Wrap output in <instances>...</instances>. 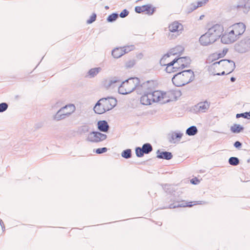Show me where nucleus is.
<instances>
[{"label":"nucleus","mask_w":250,"mask_h":250,"mask_svg":"<svg viewBox=\"0 0 250 250\" xmlns=\"http://www.w3.org/2000/svg\"><path fill=\"white\" fill-rule=\"evenodd\" d=\"M98 129L104 132H108L109 126L107 122L105 120L99 121L97 124Z\"/></svg>","instance_id":"nucleus-21"},{"label":"nucleus","mask_w":250,"mask_h":250,"mask_svg":"<svg viewBox=\"0 0 250 250\" xmlns=\"http://www.w3.org/2000/svg\"><path fill=\"white\" fill-rule=\"evenodd\" d=\"M167 58H166L165 59H164V60L163 61V63H165V61L167 59Z\"/></svg>","instance_id":"nucleus-59"},{"label":"nucleus","mask_w":250,"mask_h":250,"mask_svg":"<svg viewBox=\"0 0 250 250\" xmlns=\"http://www.w3.org/2000/svg\"><path fill=\"white\" fill-rule=\"evenodd\" d=\"M224 31V28L222 25L219 24H215L209 28L208 32L209 34L215 42L218 40L222 35Z\"/></svg>","instance_id":"nucleus-7"},{"label":"nucleus","mask_w":250,"mask_h":250,"mask_svg":"<svg viewBox=\"0 0 250 250\" xmlns=\"http://www.w3.org/2000/svg\"><path fill=\"white\" fill-rule=\"evenodd\" d=\"M233 146L235 148L240 149L242 146V144L239 141H236L234 143Z\"/></svg>","instance_id":"nucleus-44"},{"label":"nucleus","mask_w":250,"mask_h":250,"mask_svg":"<svg viewBox=\"0 0 250 250\" xmlns=\"http://www.w3.org/2000/svg\"><path fill=\"white\" fill-rule=\"evenodd\" d=\"M107 151L106 147L98 148L96 149V153L97 154H102L106 152Z\"/></svg>","instance_id":"nucleus-39"},{"label":"nucleus","mask_w":250,"mask_h":250,"mask_svg":"<svg viewBox=\"0 0 250 250\" xmlns=\"http://www.w3.org/2000/svg\"><path fill=\"white\" fill-rule=\"evenodd\" d=\"M42 126V123H37V124H36L35 125V127L36 129L40 128H41Z\"/></svg>","instance_id":"nucleus-48"},{"label":"nucleus","mask_w":250,"mask_h":250,"mask_svg":"<svg viewBox=\"0 0 250 250\" xmlns=\"http://www.w3.org/2000/svg\"><path fill=\"white\" fill-rule=\"evenodd\" d=\"M97 15L95 13H93L90 17V19L87 21L88 24H90L93 22L96 19Z\"/></svg>","instance_id":"nucleus-41"},{"label":"nucleus","mask_w":250,"mask_h":250,"mask_svg":"<svg viewBox=\"0 0 250 250\" xmlns=\"http://www.w3.org/2000/svg\"><path fill=\"white\" fill-rule=\"evenodd\" d=\"M236 118H239L240 117H243L244 118L250 119V111L242 113L237 114L236 115Z\"/></svg>","instance_id":"nucleus-34"},{"label":"nucleus","mask_w":250,"mask_h":250,"mask_svg":"<svg viewBox=\"0 0 250 250\" xmlns=\"http://www.w3.org/2000/svg\"><path fill=\"white\" fill-rule=\"evenodd\" d=\"M176 61L177 60H173L172 61L167 63V64L163 63L161 65L167 66L166 68L167 72L169 73L175 72L178 71L179 70L181 69L179 66H174V65L176 64Z\"/></svg>","instance_id":"nucleus-17"},{"label":"nucleus","mask_w":250,"mask_h":250,"mask_svg":"<svg viewBox=\"0 0 250 250\" xmlns=\"http://www.w3.org/2000/svg\"><path fill=\"white\" fill-rule=\"evenodd\" d=\"M233 7L234 8H237V9H239L240 8H242L243 7V5H239V4H237V5H235L233 6Z\"/></svg>","instance_id":"nucleus-53"},{"label":"nucleus","mask_w":250,"mask_h":250,"mask_svg":"<svg viewBox=\"0 0 250 250\" xmlns=\"http://www.w3.org/2000/svg\"><path fill=\"white\" fill-rule=\"evenodd\" d=\"M242 41H244L246 43V45L248 46V49L250 48V38H245L244 40H242Z\"/></svg>","instance_id":"nucleus-43"},{"label":"nucleus","mask_w":250,"mask_h":250,"mask_svg":"<svg viewBox=\"0 0 250 250\" xmlns=\"http://www.w3.org/2000/svg\"><path fill=\"white\" fill-rule=\"evenodd\" d=\"M124 55L122 48H116L112 51V56L116 59H118Z\"/></svg>","instance_id":"nucleus-24"},{"label":"nucleus","mask_w":250,"mask_h":250,"mask_svg":"<svg viewBox=\"0 0 250 250\" xmlns=\"http://www.w3.org/2000/svg\"><path fill=\"white\" fill-rule=\"evenodd\" d=\"M174 60H177L176 63H178V65H180V67L181 69L185 67H188L189 66L191 62L190 58L188 57L175 58Z\"/></svg>","instance_id":"nucleus-16"},{"label":"nucleus","mask_w":250,"mask_h":250,"mask_svg":"<svg viewBox=\"0 0 250 250\" xmlns=\"http://www.w3.org/2000/svg\"><path fill=\"white\" fill-rule=\"evenodd\" d=\"M198 132V130L197 127L192 125L188 127L186 130V134L188 136H193L196 134Z\"/></svg>","instance_id":"nucleus-28"},{"label":"nucleus","mask_w":250,"mask_h":250,"mask_svg":"<svg viewBox=\"0 0 250 250\" xmlns=\"http://www.w3.org/2000/svg\"><path fill=\"white\" fill-rule=\"evenodd\" d=\"M239 160L237 157H231L229 159V163L233 166H236L239 165Z\"/></svg>","instance_id":"nucleus-32"},{"label":"nucleus","mask_w":250,"mask_h":250,"mask_svg":"<svg viewBox=\"0 0 250 250\" xmlns=\"http://www.w3.org/2000/svg\"><path fill=\"white\" fill-rule=\"evenodd\" d=\"M129 14V11L125 9L123 10L120 14L119 16L121 18H124L128 16Z\"/></svg>","instance_id":"nucleus-40"},{"label":"nucleus","mask_w":250,"mask_h":250,"mask_svg":"<svg viewBox=\"0 0 250 250\" xmlns=\"http://www.w3.org/2000/svg\"><path fill=\"white\" fill-rule=\"evenodd\" d=\"M180 26H182L181 24L177 21H174L169 25L168 27L169 30L171 32H175L178 31V29Z\"/></svg>","instance_id":"nucleus-27"},{"label":"nucleus","mask_w":250,"mask_h":250,"mask_svg":"<svg viewBox=\"0 0 250 250\" xmlns=\"http://www.w3.org/2000/svg\"><path fill=\"white\" fill-rule=\"evenodd\" d=\"M235 50L240 53H245L248 50V46L246 45L244 41H241L235 45Z\"/></svg>","instance_id":"nucleus-20"},{"label":"nucleus","mask_w":250,"mask_h":250,"mask_svg":"<svg viewBox=\"0 0 250 250\" xmlns=\"http://www.w3.org/2000/svg\"><path fill=\"white\" fill-rule=\"evenodd\" d=\"M225 68L227 69V70H229V69H230V66L229 65H227V66H226Z\"/></svg>","instance_id":"nucleus-57"},{"label":"nucleus","mask_w":250,"mask_h":250,"mask_svg":"<svg viewBox=\"0 0 250 250\" xmlns=\"http://www.w3.org/2000/svg\"><path fill=\"white\" fill-rule=\"evenodd\" d=\"M204 17V15H201V16H200V20H202V18H203V17Z\"/></svg>","instance_id":"nucleus-58"},{"label":"nucleus","mask_w":250,"mask_h":250,"mask_svg":"<svg viewBox=\"0 0 250 250\" xmlns=\"http://www.w3.org/2000/svg\"><path fill=\"white\" fill-rule=\"evenodd\" d=\"M117 103L116 99L114 97L103 98L97 102L93 110L96 114H102L113 108Z\"/></svg>","instance_id":"nucleus-2"},{"label":"nucleus","mask_w":250,"mask_h":250,"mask_svg":"<svg viewBox=\"0 0 250 250\" xmlns=\"http://www.w3.org/2000/svg\"><path fill=\"white\" fill-rule=\"evenodd\" d=\"M145 154H148L152 151V146L149 143L144 144L142 147Z\"/></svg>","instance_id":"nucleus-29"},{"label":"nucleus","mask_w":250,"mask_h":250,"mask_svg":"<svg viewBox=\"0 0 250 250\" xmlns=\"http://www.w3.org/2000/svg\"><path fill=\"white\" fill-rule=\"evenodd\" d=\"M210 104L207 101L201 102L193 106V110L196 113H205L209 109Z\"/></svg>","instance_id":"nucleus-10"},{"label":"nucleus","mask_w":250,"mask_h":250,"mask_svg":"<svg viewBox=\"0 0 250 250\" xmlns=\"http://www.w3.org/2000/svg\"><path fill=\"white\" fill-rule=\"evenodd\" d=\"M105 9H108V8H109V7H108V6H106L105 7Z\"/></svg>","instance_id":"nucleus-61"},{"label":"nucleus","mask_w":250,"mask_h":250,"mask_svg":"<svg viewBox=\"0 0 250 250\" xmlns=\"http://www.w3.org/2000/svg\"><path fill=\"white\" fill-rule=\"evenodd\" d=\"M140 83V80L138 78H130L122 82L119 86L118 92L121 94L125 95L135 90L137 91V84Z\"/></svg>","instance_id":"nucleus-4"},{"label":"nucleus","mask_w":250,"mask_h":250,"mask_svg":"<svg viewBox=\"0 0 250 250\" xmlns=\"http://www.w3.org/2000/svg\"><path fill=\"white\" fill-rule=\"evenodd\" d=\"M143 95L140 98V102L142 104L144 105H150L152 102L151 100V98L149 97V92L146 93H143Z\"/></svg>","instance_id":"nucleus-22"},{"label":"nucleus","mask_w":250,"mask_h":250,"mask_svg":"<svg viewBox=\"0 0 250 250\" xmlns=\"http://www.w3.org/2000/svg\"><path fill=\"white\" fill-rule=\"evenodd\" d=\"M176 139L175 138V135L174 134H172L171 136V138L169 139V141L170 142V143H173V141Z\"/></svg>","instance_id":"nucleus-50"},{"label":"nucleus","mask_w":250,"mask_h":250,"mask_svg":"<svg viewBox=\"0 0 250 250\" xmlns=\"http://www.w3.org/2000/svg\"><path fill=\"white\" fill-rule=\"evenodd\" d=\"M135 11L137 13H141L142 12H146L148 15H151L153 14L155 10L153 8L151 9V5L150 4L144 5L142 6H136Z\"/></svg>","instance_id":"nucleus-14"},{"label":"nucleus","mask_w":250,"mask_h":250,"mask_svg":"<svg viewBox=\"0 0 250 250\" xmlns=\"http://www.w3.org/2000/svg\"><path fill=\"white\" fill-rule=\"evenodd\" d=\"M226 72L225 71H223L221 73H217L216 75H223L224 74H225Z\"/></svg>","instance_id":"nucleus-56"},{"label":"nucleus","mask_w":250,"mask_h":250,"mask_svg":"<svg viewBox=\"0 0 250 250\" xmlns=\"http://www.w3.org/2000/svg\"><path fill=\"white\" fill-rule=\"evenodd\" d=\"M162 225V223H161L160 224H159V226H161Z\"/></svg>","instance_id":"nucleus-63"},{"label":"nucleus","mask_w":250,"mask_h":250,"mask_svg":"<svg viewBox=\"0 0 250 250\" xmlns=\"http://www.w3.org/2000/svg\"><path fill=\"white\" fill-rule=\"evenodd\" d=\"M193 205H201V204H204L206 203L204 201H195L194 202Z\"/></svg>","instance_id":"nucleus-49"},{"label":"nucleus","mask_w":250,"mask_h":250,"mask_svg":"<svg viewBox=\"0 0 250 250\" xmlns=\"http://www.w3.org/2000/svg\"><path fill=\"white\" fill-rule=\"evenodd\" d=\"M149 93L152 103L159 102L161 104H164L170 101L169 93L157 90L153 92L151 91Z\"/></svg>","instance_id":"nucleus-5"},{"label":"nucleus","mask_w":250,"mask_h":250,"mask_svg":"<svg viewBox=\"0 0 250 250\" xmlns=\"http://www.w3.org/2000/svg\"><path fill=\"white\" fill-rule=\"evenodd\" d=\"M89 130V125L87 124H84L78 127L77 129V132L80 135H83L88 132Z\"/></svg>","instance_id":"nucleus-23"},{"label":"nucleus","mask_w":250,"mask_h":250,"mask_svg":"<svg viewBox=\"0 0 250 250\" xmlns=\"http://www.w3.org/2000/svg\"><path fill=\"white\" fill-rule=\"evenodd\" d=\"M230 130L233 133H239L244 130V127L240 125L235 124L230 127Z\"/></svg>","instance_id":"nucleus-25"},{"label":"nucleus","mask_w":250,"mask_h":250,"mask_svg":"<svg viewBox=\"0 0 250 250\" xmlns=\"http://www.w3.org/2000/svg\"><path fill=\"white\" fill-rule=\"evenodd\" d=\"M143 56V55L142 53H140L138 55L137 58H138L139 59H142Z\"/></svg>","instance_id":"nucleus-54"},{"label":"nucleus","mask_w":250,"mask_h":250,"mask_svg":"<svg viewBox=\"0 0 250 250\" xmlns=\"http://www.w3.org/2000/svg\"><path fill=\"white\" fill-rule=\"evenodd\" d=\"M174 135L176 139H180L182 137L183 134L181 133H175Z\"/></svg>","instance_id":"nucleus-47"},{"label":"nucleus","mask_w":250,"mask_h":250,"mask_svg":"<svg viewBox=\"0 0 250 250\" xmlns=\"http://www.w3.org/2000/svg\"><path fill=\"white\" fill-rule=\"evenodd\" d=\"M190 182L191 184H192L193 185H197L199 183V180L197 178H195L192 179L190 180Z\"/></svg>","instance_id":"nucleus-45"},{"label":"nucleus","mask_w":250,"mask_h":250,"mask_svg":"<svg viewBox=\"0 0 250 250\" xmlns=\"http://www.w3.org/2000/svg\"><path fill=\"white\" fill-rule=\"evenodd\" d=\"M157 157L159 159L169 160L172 159L173 156L171 152L168 151H161L158 150L156 152Z\"/></svg>","instance_id":"nucleus-19"},{"label":"nucleus","mask_w":250,"mask_h":250,"mask_svg":"<svg viewBox=\"0 0 250 250\" xmlns=\"http://www.w3.org/2000/svg\"><path fill=\"white\" fill-rule=\"evenodd\" d=\"M102 68L100 67H95L90 69L88 72V74L90 78H94L101 71Z\"/></svg>","instance_id":"nucleus-26"},{"label":"nucleus","mask_w":250,"mask_h":250,"mask_svg":"<svg viewBox=\"0 0 250 250\" xmlns=\"http://www.w3.org/2000/svg\"><path fill=\"white\" fill-rule=\"evenodd\" d=\"M75 106L73 104H69L60 108L54 116V120L59 121L68 117L75 110Z\"/></svg>","instance_id":"nucleus-6"},{"label":"nucleus","mask_w":250,"mask_h":250,"mask_svg":"<svg viewBox=\"0 0 250 250\" xmlns=\"http://www.w3.org/2000/svg\"><path fill=\"white\" fill-rule=\"evenodd\" d=\"M134 48H135L134 46L133 45H129V46H125V47L122 48V49L124 52V54H125V53H127L130 52V51L134 50Z\"/></svg>","instance_id":"nucleus-35"},{"label":"nucleus","mask_w":250,"mask_h":250,"mask_svg":"<svg viewBox=\"0 0 250 250\" xmlns=\"http://www.w3.org/2000/svg\"><path fill=\"white\" fill-rule=\"evenodd\" d=\"M193 202H189V203H180L178 202H175L172 204H170L167 206H166L164 208H181V207H191L193 206V204H192Z\"/></svg>","instance_id":"nucleus-18"},{"label":"nucleus","mask_w":250,"mask_h":250,"mask_svg":"<svg viewBox=\"0 0 250 250\" xmlns=\"http://www.w3.org/2000/svg\"><path fill=\"white\" fill-rule=\"evenodd\" d=\"M217 64L221 65L225 68L226 66L229 65L230 66V69L226 71L227 74L232 72L235 68V64L234 62L229 60H222L219 62H215L212 64L213 66H216Z\"/></svg>","instance_id":"nucleus-11"},{"label":"nucleus","mask_w":250,"mask_h":250,"mask_svg":"<svg viewBox=\"0 0 250 250\" xmlns=\"http://www.w3.org/2000/svg\"><path fill=\"white\" fill-rule=\"evenodd\" d=\"M244 6L246 9L248 8L249 10L250 9V0H248Z\"/></svg>","instance_id":"nucleus-46"},{"label":"nucleus","mask_w":250,"mask_h":250,"mask_svg":"<svg viewBox=\"0 0 250 250\" xmlns=\"http://www.w3.org/2000/svg\"><path fill=\"white\" fill-rule=\"evenodd\" d=\"M246 30V25L243 22L233 24L228 29V33H225L221 38L224 44H229L238 40Z\"/></svg>","instance_id":"nucleus-1"},{"label":"nucleus","mask_w":250,"mask_h":250,"mask_svg":"<svg viewBox=\"0 0 250 250\" xmlns=\"http://www.w3.org/2000/svg\"><path fill=\"white\" fill-rule=\"evenodd\" d=\"M199 41L203 46H208L215 42L208 31L200 37Z\"/></svg>","instance_id":"nucleus-12"},{"label":"nucleus","mask_w":250,"mask_h":250,"mask_svg":"<svg viewBox=\"0 0 250 250\" xmlns=\"http://www.w3.org/2000/svg\"><path fill=\"white\" fill-rule=\"evenodd\" d=\"M0 225L1 227V228L3 230H4L5 227H4V224H3V222H2V220H1L0 219Z\"/></svg>","instance_id":"nucleus-52"},{"label":"nucleus","mask_w":250,"mask_h":250,"mask_svg":"<svg viewBox=\"0 0 250 250\" xmlns=\"http://www.w3.org/2000/svg\"><path fill=\"white\" fill-rule=\"evenodd\" d=\"M120 83V81L117 78L114 77L104 80L103 82V84L106 89L113 88L117 85V83Z\"/></svg>","instance_id":"nucleus-15"},{"label":"nucleus","mask_w":250,"mask_h":250,"mask_svg":"<svg viewBox=\"0 0 250 250\" xmlns=\"http://www.w3.org/2000/svg\"><path fill=\"white\" fill-rule=\"evenodd\" d=\"M153 83L147 81L143 83L138 84L137 86V93L139 94L149 92L151 91Z\"/></svg>","instance_id":"nucleus-9"},{"label":"nucleus","mask_w":250,"mask_h":250,"mask_svg":"<svg viewBox=\"0 0 250 250\" xmlns=\"http://www.w3.org/2000/svg\"><path fill=\"white\" fill-rule=\"evenodd\" d=\"M8 105L6 103H1L0 104V113L3 112L8 108Z\"/></svg>","instance_id":"nucleus-37"},{"label":"nucleus","mask_w":250,"mask_h":250,"mask_svg":"<svg viewBox=\"0 0 250 250\" xmlns=\"http://www.w3.org/2000/svg\"><path fill=\"white\" fill-rule=\"evenodd\" d=\"M119 17V14L117 13H112L108 16L107 18V21L109 22L115 21Z\"/></svg>","instance_id":"nucleus-31"},{"label":"nucleus","mask_w":250,"mask_h":250,"mask_svg":"<svg viewBox=\"0 0 250 250\" xmlns=\"http://www.w3.org/2000/svg\"><path fill=\"white\" fill-rule=\"evenodd\" d=\"M135 153L138 157H142L145 154L143 149L140 147H137L135 148Z\"/></svg>","instance_id":"nucleus-36"},{"label":"nucleus","mask_w":250,"mask_h":250,"mask_svg":"<svg viewBox=\"0 0 250 250\" xmlns=\"http://www.w3.org/2000/svg\"><path fill=\"white\" fill-rule=\"evenodd\" d=\"M135 63L136 61L135 60H130L126 62L125 66L127 68H131L135 64Z\"/></svg>","instance_id":"nucleus-38"},{"label":"nucleus","mask_w":250,"mask_h":250,"mask_svg":"<svg viewBox=\"0 0 250 250\" xmlns=\"http://www.w3.org/2000/svg\"><path fill=\"white\" fill-rule=\"evenodd\" d=\"M197 8L198 6H196V3H192L187 8V13H190Z\"/></svg>","instance_id":"nucleus-33"},{"label":"nucleus","mask_w":250,"mask_h":250,"mask_svg":"<svg viewBox=\"0 0 250 250\" xmlns=\"http://www.w3.org/2000/svg\"><path fill=\"white\" fill-rule=\"evenodd\" d=\"M208 0H202L201 1H198L197 2L196 6H198V8L200 7H202L204 4H205L207 2H208Z\"/></svg>","instance_id":"nucleus-42"},{"label":"nucleus","mask_w":250,"mask_h":250,"mask_svg":"<svg viewBox=\"0 0 250 250\" xmlns=\"http://www.w3.org/2000/svg\"><path fill=\"white\" fill-rule=\"evenodd\" d=\"M184 51V48L181 46L178 45L174 48H171L167 53L165 54L163 58L161 59L160 63L161 64H163V62L166 58H167L170 57V55H175L178 53H181Z\"/></svg>","instance_id":"nucleus-13"},{"label":"nucleus","mask_w":250,"mask_h":250,"mask_svg":"<svg viewBox=\"0 0 250 250\" xmlns=\"http://www.w3.org/2000/svg\"><path fill=\"white\" fill-rule=\"evenodd\" d=\"M194 79V72L191 69H188L175 74L172 78V82L176 86L180 87L191 82Z\"/></svg>","instance_id":"nucleus-3"},{"label":"nucleus","mask_w":250,"mask_h":250,"mask_svg":"<svg viewBox=\"0 0 250 250\" xmlns=\"http://www.w3.org/2000/svg\"><path fill=\"white\" fill-rule=\"evenodd\" d=\"M174 66H180V65H178V63H176L175 65H174Z\"/></svg>","instance_id":"nucleus-60"},{"label":"nucleus","mask_w":250,"mask_h":250,"mask_svg":"<svg viewBox=\"0 0 250 250\" xmlns=\"http://www.w3.org/2000/svg\"><path fill=\"white\" fill-rule=\"evenodd\" d=\"M236 80V79L235 78L233 77H232L230 78V81L232 82H234Z\"/></svg>","instance_id":"nucleus-55"},{"label":"nucleus","mask_w":250,"mask_h":250,"mask_svg":"<svg viewBox=\"0 0 250 250\" xmlns=\"http://www.w3.org/2000/svg\"><path fill=\"white\" fill-rule=\"evenodd\" d=\"M106 138V134L98 131H92L88 134L87 140L93 143H99L105 140Z\"/></svg>","instance_id":"nucleus-8"},{"label":"nucleus","mask_w":250,"mask_h":250,"mask_svg":"<svg viewBox=\"0 0 250 250\" xmlns=\"http://www.w3.org/2000/svg\"><path fill=\"white\" fill-rule=\"evenodd\" d=\"M131 155L132 151L130 149H126L124 150L121 153L122 157L127 159L131 158Z\"/></svg>","instance_id":"nucleus-30"},{"label":"nucleus","mask_w":250,"mask_h":250,"mask_svg":"<svg viewBox=\"0 0 250 250\" xmlns=\"http://www.w3.org/2000/svg\"><path fill=\"white\" fill-rule=\"evenodd\" d=\"M227 50L225 51V50H224L223 54L219 53L218 54V58L223 57L226 54V53H227Z\"/></svg>","instance_id":"nucleus-51"},{"label":"nucleus","mask_w":250,"mask_h":250,"mask_svg":"<svg viewBox=\"0 0 250 250\" xmlns=\"http://www.w3.org/2000/svg\"><path fill=\"white\" fill-rule=\"evenodd\" d=\"M69 110V109L68 108V109H65V111H68Z\"/></svg>","instance_id":"nucleus-62"}]
</instances>
